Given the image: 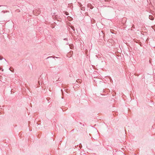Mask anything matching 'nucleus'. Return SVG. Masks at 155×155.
<instances>
[{
  "label": "nucleus",
  "mask_w": 155,
  "mask_h": 155,
  "mask_svg": "<svg viewBox=\"0 0 155 155\" xmlns=\"http://www.w3.org/2000/svg\"><path fill=\"white\" fill-rule=\"evenodd\" d=\"M2 6V12H3L5 13V12H9L8 11H5L6 9L7 8V7L6 6H0V7Z\"/></svg>",
  "instance_id": "obj_1"
},
{
  "label": "nucleus",
  "mask_w": 155,
  "mask_h": 155,
  "mask_svg": "<svg viewBox=\"0 0 155 155\" xmlns=\"http://www.w3.org/2000/svg\"><path fill=\"white\" fill-rule=\"evenodd\" d=\"M149 18L150 19L152 20H153L154 18V17L151 15H149Z\"/></svg>",
  "instance_id": "obj_2"
},
{
  "label": "nucleus",
  "mask_w": 155,
  "mask_h": 155,
  "mask_svg": "<svg viewBox=\"0 0 155 155\" xmlns=\"http://www.w3.org/2000/svg\"><path fill=\"white\" fill-rule=\"evenodd\" d=\"M58 58V57H53L52 56H50V57H48L47 58H46V59H48V58Z\"/></svg>",
  "instance_id": "obj_3"
},
{
  "label": "nucleus",
  "mask_w": 155,
  "mask_h": 155,
  "mask_svg": "<svg viewBox=\"0 0 155 155\" xmlns=\"http://www.w3.org/2000/svg\"><path fill=\"white\" fill-rule=\"evenodd\" d=\"M71 28H72V29L73 30V31H75L74 28V27L73 26H71Z\"/></svg>",
  "instance_id": "obj_4"
},
{
  "label": "nucleus",
  "mask_w": 155,
  "mask_h": 155,
  "mask_svg": "<svg viewBox=\"0 0 155 155\" xmlns=\"http://www.w3.org/2000/svg\"><path fill=\"white\" fill-rule=\"evenodd\" d=\"M3 59V58L2 57H0V60H2V59ZM4 60L5 61H6V60L5 59V58H4Z\"/></svg>",
  "instance_id": "obj_5"
},
{
  "label": "nucleus",
  "mask_w": 155,
  "mask_h": 155,
  "mask_svg": "<svg viewBox=\"0 0 155 155\" xmlns=\"http://www.w3.org/2000/svg\"><path fill=\"white\" fill-rule=\"evenodd\" d=\"M81 10H84L85 9V8L84 7H82L81 8Z\"/></svg>",
  "instance_id": "obj_6"
},
{
  "label": "nucleus",
  "mask_w": 155,
  "mask_h": 155,
  "mask_svg": "<svg viewBox=\"0 0 155 155\" xmlns=\"http://www.w3.org/2000/svg\"><path fill=\"white\" fill-rule=\"evenodd\" d=\"M152 28L153 29H154V28H155V25L154 26H153V27L152 26Z\"/></svg>",
  "instance_id": "obj_7"
},
{
  "label": "nucleus",
  "mask_w": 155,
  "mask_h": 155,
  "mask_svg": "<svg viewBox=\"0 0 155 155\" xmlns=\"http://www.w3.org/2000/svg\"><path fill=\"white\" fill-rule=\"evenodd\" d=\"M110 0H105V1L106 2H109Z\"/></svg>",
  "instance_id": "obj_8"
},
{
  "label": "nucleus",
  "mask_w": 155,
  "mask_h": 155,
  "mask_svg": "<svg viewBox=\"0 0 155 155\" xmlns=\"http://www.w3.org/2000/svg\"><path fill=\"white\" fill-rule=\"evenodd\" d=\"M69 45L70 46V48L71 49V45Z\"/></svg>",
  "instance_id": "obj_9"
},
{
  "label": "nucleus",
  "mask_w": 155,
  "mask_h": 155,
  "mask_svg": "<svg viewBox=\"0 0 155 155\" xmlns=\"http://www.w3.org/2000/svg\"><path fill=\"white\" fill-rule=\"evenodd\" d=\"M79 4V5H80V7H81V6H82V5H81V3H80V4Z\"/></svg>",
  "instance_id": "obj_10"
},
{
  "label": "nucleus",
  "mask_w": 155,
  "mask_h": 155,
  "mask_svg": "<svg viewBox=\"0 0 155 155\" xmlns=\"http://www.w3.org/2000/svg\"><path fill=\"white\" fill-rule=\"evenodd\" d=\"M64 40H68V39L67 38H64Z\"/></svg>",
  "instance_id": "obj_11"
},
{
  "label": "nucleus",
  "mask_w": 155,
  "mask_h": 155,
  "mask_svg": "<svg viewBox=\"0 0 155 155\" xmlns=\"http://www.w3.org/2000/svg\"><path fill=\"white\" fill-rule=\"evenodd\" d=\"M82 145H81V143H80V146H79V147H82Z\"/></svg>",
  "instance_id": "obj_12"
},
{
  "label": "nucleus",
  "mask_w": 155,
  "mask_h": 155,
  "mask_svg": "<svg viewBox=\"0 0 155 155\" xmlns=\"http://www.w3.org/2000/svg\"><path fill=\"white\" fill-rule=\"evenodd\" d=\"M10 68H9V70H10L11 71H12V72H13V71H12V70H10Z\"/></svg>",
  "instance_id": "obj_13"
},
{
  "label": "nucleus",
  "mask_w": 155,
  "mask_h": 155,
  "mask_svg": "<svg viewBox=\"0 0 155 155\" xmlns=\"http://www.w3.org/2000/svg\"><path fill=\"white\" fill-rule=\"evenodd\" d=\"M68 44H69V43H67L66 44V45H68Z\"/></svg>",
  "instance_id": "obj_14"
},
{
  "label": "nucleus",
  "mask_w": 155,
  "mask_h": 155,
  "mask_svg": "<svg viewBox=\"0 0 155 155\" xmlns=\"http://www.w3.org/2000/svg\"><path fill=\"white\" fill-rule=\"evenodd\" d=\"M2 71H3L4 70H3V69H2Z\"/></svg>",
  "instance_id": "obj_15"
},
{
  "label": "nucleus",
  "mask_w": 155,
  "mask_h": 155,
  "mask_svg": "<svg viewBox=\"0 0 155 155\" xmlns=\"http://www.w3.org/2000/svg\"><path fill=\"white\" fill-rule=\"evenodd\" d=\"M1 69H2V68L1 67H0V70H1Z\"/></svg>",
  "instance_id": "obj_16"
},
{
  "label": "nucleus",
  "mask_w": 155,
  "mask_h": 155,
  "mask_svg": "<svg viewBox=\"0 0 155 155\" xmlns=\"http://www.w3.org/2000/svg\"><path fill=\"white\" fill-rule=\"evenodd\" d=\"M66 15H68V14H67V13H66Z\"/></svg>",
  "instance_id": "obj_17"
}]
</instances>
